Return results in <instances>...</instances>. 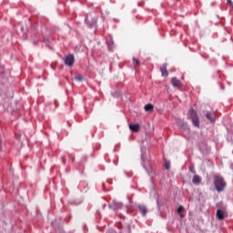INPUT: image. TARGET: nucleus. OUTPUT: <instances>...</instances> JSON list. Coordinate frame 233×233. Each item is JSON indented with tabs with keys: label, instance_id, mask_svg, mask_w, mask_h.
<instances>
[{
	"label": "nucleus",
	"instance_id": "19",
	"mask_svg": "<svg viewBox=\"0 0 233 233\" xmlns=\"http://www.w3.org/2000/svg\"><path fill=\"white\" fill-rule=\"evenodd\" d=\"M228 1V5H232V0H227Z\"/></svg>",
	"mask_w": 233,
	"mask_h": 233
},
{
	"label": "nucleus",
	"instance_id": "9",
	"mask_svg": "<svg viewBox=\"0 0 233 233\" xmlns=\"http://www.w3.org/2000/svg\"><path fill=\"white\" fill-rule=\"evenodd\" d=\"M194 185H199L201 183V177L199 175H195L192 179Z\"/></svg>",
	"mask_w": 233,
	"mask_h": 233
},
{
	"label": "nucleus",
	"instance_id": "17",
	"mask_svg": "<svg viewBox=\"0 0 233 233\" xmlns=\"http://www.w3.org/2000/svg\"><path fill=\"white\" fill-rule=\"evenodd\" d=\"M165 168L168 170L170 168V162H165Z\"/></svg>",
	"mask_w": 233,
	"mask_h": 233
},
{
	"label": "nucleus",
	"instance_id": "14",
	"mask_svg": "<svg viewBox=\"0 0 233 233\" xmlns=\"http://www.w3.org/2000/svg\"><path fill=\"white\" fill-rule=\"evenodd\" d=\"M177 124V127H179L180 128H184L186 125L185 122H183V120H178Z\"/></svg>",
	"mask_w": 233,
	"mask_h": 233
},
{
	"label": "nucleus",
	"instance_id": "13",
	"mask_svg": "<svg viewBox=\"0 0 233 233\" xmlns=\"http://www.w3.org/2000/svg\"><path fill=\"white\" fill-rule=\"evenodd\" d=\"M206 116H207V119L211 121V123H214V121H216V118L212 117V116L208 113L206 115Z\"/></svg>",
	"mask_w": 233,
	"mask_h": 233
},
{
	"label": "nucleus",
	"instance_id": "18",
	"mask_svg": "<svg viewBox=\"0 0 233 233\" xmlns=\"http://www.w3.org/2000/svg\"><path fill=\"white\" fill-rule=\"evenodd\" d=\"M2 144H3V140H2L1 137H0V150H2V148H3Z\"/></svg>",
	"mask_w": 233,
	"mask_h": 233
},
{
	"label": "nucleus",
	"instance_id": "12",
	"mask_svg": "<svg viewBox=\"0 0 233 233\" xmlns=\"http://www.w3.org/2000/svg\"><path fill=\"white\" fill-rule=\"evenodd\" d=\"M133 64L135 65V66H139V65H141V62L139 61V59L133 57Z\"/></svg>",
	"mask_w": 233,
	"mask_h": 233
},
{
	"label": "nucleus",
	"instance_id": "20",
	"mask_svg": "<svg viewBox=\"0 0 233 233\" xmlns=\"http://www.w3.org/2000/svg\"><path fill=\"white\" fill-rule=\"evenodd\" d=\"M118 207H119V208H121V207H122V206H121V204H119V206H118Z\"/></svg>",
	"mask_w": 233,
	"mask_h": 233
},
{
	"label": "nucleus",
	"instance_id": "1",
	"mask_svg": "<svg viewBox=\"0 0 233 233\" xmlns=\"http://www.w3.org/2000/svg\"><path fill=\"white\" fill-rule=\"evenodd\" d=\"M213 183L217 192H223L227 187V182H225V178H223L221 176H214Z\"/></svg>",
	"mask_w": 233,
	"mask_h": 233
},
{
	"label": "nucleus",
	"instance_id": "2",
	"mask_svg": "<svg viewBox=\"0 0 233 233\" xmlns=\"http://www.w3.org/2000/svg\"><path fill=\"white\" fill-rule=\"evenodd\" d=\"M187 115H188V117H190L193 125L197 128H199V116H198V112L194 110V108H191L189 109Z\"/></svg>",
	"mask_w": 233,
	"mask_h": 233
},
{
	"label": "nucleus",
	"instance_id": "8",
	"mask_svg": "<svg viewBox=\"0 0 233 233\" xmlns=\"http://www.w3.org/2000/svg\"><path fill=\"white\" fill-rule=\"evenodd\" d=\"M129 128L132 130V132H139L140 127L139 124H130Z\"/></svg>",
	"mask_w": 233,
	"mask_h": 233
},
{
	"label": "nucleus",
	"instance_id": "10",
	"mask_svg": "<svg viewBox=\"0 0 233 233\" xmlns=\"http://www.w3.org/2000/svg\"><path fill=\"white\" fill-rule=\"evenodd\" d=\"M138 210H139L140 214H142V216H147V207L138 206Z\"/></svg>",
	"mask_w": 233,
	"mask_h": 233
},
{
	"label": "nucleus",
	"instance_id": "3",
	"mask_svg": "<svg viewBox=\"0 0 233 233\" xmlns=\"http://www.w3.org/2000/svg\"><path fill=\"white\" fill-rule=\"evenodd\" d=\"M86 23L88 26H96L97 24V16L96 15L89 14L86 17Z\"/></svg>",
	"mask_w": 233,
	"mask_h": 233
},
{
	"label": "nucleus",
	"instance_id": "7",
	"mask_svg": "<svg viewBox=\"0 0 233 233\" xmlns=\"http://www.w3.org/2000/svg\"><path fill=\"white\" fill-rule=\"evenodd\" d=\"M217 218L220 221H223V219H225V213L223 212V210L221 209L217 210Z\"/></svg>",
	"mask_w": 233,
	"mask_h": 233
},
{
	"label": "nucleus",
	"instance_id": "11",
	"mask_svg": "<svg viewBox=\"0 0 233 233\" xmlns=\"http://www.w3.org/2000/svg\"><path fill=\"white\" fill-rule=\"evenodd\" d=\"M144 110H146V112H152V110H154V105L152 104H147L145 106Z\"/></svg>",
	"mask_w": 233,
	"mask_h": 233
},
{
	"label": "nucleus",
	"instance_id": "16",
	"mask_svg": "<svg viewBox=\"0 0 233 233\" xmlns=\"http://www.w3.org/2000/svg\"><path fill=\"white\" fill-rule=\"evenodd\" d=\"M184 210H185V208H183V206H179L177 208L178 214H181V212H183Z\"/></svg>",
	"mask_w": 233,
	"mask_h": 233
},
{
	"label": "nucleus",
	"instance_id": "4",
	"mask_svg": "<svg viewBox=\"0 0 233 233\" xmlns=\"http://www.w3.org/2000/svg\"><path fill=\"white\" fill-rule=\"evenodd\" d=\"M64 62L66 66H74V63H76V58L74 55H68L64 58Z\"/></svg>",
	"mask_w": 233,
	"mask_h": 233
},
{
	"label": "nucleus",
	"instance_id": "6",
	"mask_svg": "<svg viewBox=\"0 0 233 233\" xmlns=\"http://www.w3.org/2000/svg\"><path fill=\"white\" fill-rule=\"evenodd\" d=\"M160 72H161L163 77H168V71L167 70V64H163L160 66Z\"/></svg>",
	"mask_w": 233,
	"mask_h": 233
},
{
	"label": "nucleus",
	"instance_id": "21",
	"mask_svg": "<svg viewBox=\"0 0 233 233\" xmlns=\"http://www.w3.org/2000/svg\"><path fill=\"white\" fill-rule=\"evenodd\" d=\"M180 217H181V218H184V216H183V215H181Z\"/></svg>",
	"mask_w": 233,
	"mask_h": 233
},
{
	"label": "nucleus",
	"instance_id": "5",
	"mask_svg": "<svg viewBox=\"0 0 233 233\" xmlns=\"http://www.w3.org/2000/svg\"><path fill=\"white\" fill-rule=\"evenodd\" d=\"M171 85L174 86V88H181L182 86L181 80L177 79V77H173L171 79Z\"/></svg>",
	"mask_w": 233,
	"mask_h": 233
},
{
	"label": "nucleus",
	"instance_id": "15",
	"mask_svg": "<svg viewBox=\"0 0 233 233\" xmlns=\"http://www.w3.org/2000/svg\"><path fill=\"white\" fill-rule=\"evenodd\" d=\"M75 79L76 81H83V76L81 75H77L76 76H75Z\"/></svg>",
	"mask_w": 233,
	"mask_h": 233
}]
</instances>
